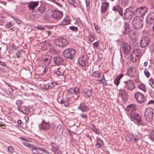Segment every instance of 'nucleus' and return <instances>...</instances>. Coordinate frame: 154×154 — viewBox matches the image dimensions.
<instances>
[{
	"mask_svg": "<svg viewBox=\"0 0 154 154\" xmlns=\"http://www.w3.org/2000/svg\"><path fill=\"white\" fill-rule=\"evenodd\" d=\"M143 25V20L138 16L134 17L132 22V25L134 29L138 30L141 28Z\"/></svg>",
	"mask_w": 154,
	"mask_h": 154,
	"instance_id": "1",
	"label": "nucleus"
},
{
	"mask_svg": "<svg viewBox=\"0 0 154 154\" xmlns=\"http://www.w3.org/2000/svg\"><path fill=\"white\" fill-rule=\"evenodd\" d=\"M92 76L96 79H97L98 81L100 84L102 83L105 85L104 82L106 81L104 75L99 72L98 71H94L92 74Z\"/></svg>",
	"mask_w": 154,
	"mask_h": 154,
	"instance_id": "2",
	"label": "nucleus"
},
{
	"mask_svg": "<svg viewBox=\"0 0 154 154\" xmlns=\"http://www.w3.org/2000/svg\"><path fill=\"white\" fill-rule=\"evenodd\" d=\"M131 115V119L137 123V125H145V124L143 123V122L141 121V118L138 114L136 113H132Z\"/></svg>",
	"mask_w": 154,
	"mask_h": 154,
	"instance_id": "3",
	"label": "nucleus"
},
{
	"mask_svg": "<svg viewBox=\"0 0 154 154\" xmlns=\"http://www.w3.org/2000/svg\"><path fill=\"white\" fill-rule=\"evenodd\" d=\"M75 51L74 49L71 48L66 49L64 50L63 52V55L65 58L71 59H72L75 54Z\"/></svg>",
	"mask_w": 154,
	"mask_h": 154,
	"instance_id": "4",
	"label": "nucleus"
},
{
	"mask_svg": "<svg viewBox=\"0 0 154 154\" xmlns=\"http://www.w3.org/2000/svg\"><path fill=\"white\" fill-rule=\"evenodd\" d=\"M45 11V8L43 6H40L38 8L34 11V14H32V16L35 18H39L41 16L43 13Z\"/></svg>",
	"mask_w": 154,
	"mask_h": 154,
	"instance_id": "5",
	"label": "nucleus"
},
{
	"mask_svg": "<svg viewBox=\"0 0 154 154\" xmlns=\"http://www.w3.org/2000/svg\"><path fill=\"white\" fill-rule=\"evenodd\" d=\"M125 88L131 91L135 88V85L131 79L127 80L124 81Z\"/></svg>",
	"mask_w": 154,
	"mask_h": 154,
	"instance_id": "6",
	"label": "nucleus"
},
{
	"mask_svg": "<svg viewBox=\"0 0 154 154\" xmlns=\"http://www.w3.org/2000/svg\"><path fill=\"white\" fill-rule=\"evenodd\" d=\"M133 9L128 8L126 9L124 13V17L128 20L131 19L134 16Z\"/></svg>",
	"mask_w": 154,
	"mask_h": 154,
	"instance_id": "7",
	"label": "nucleus"
},
{
	"mask_svg": "<svg viewBox=\"0 0 154 154\" xmlns=\"http://www.w3.org/2000/svg\"><path fill=\"white\" fill-rule=\"evenodd\" d=\"M153 109L151 108H147L145 112V118L146 119H148L149 120L152 119L153 115H154L153 112Z\"/></svg>",
	"mask_w": 154,
	"mask_h": 154,
	"instance_id": "8",
	"label": "nucleus"
},
{
	"mask_svg": "<svg viewBox=\"0 0 154 154\" xmlns=\"http://www.w3.org/2000/svg\"><path fill=\"white\" fill-rule=\"evenodd\" d=\"M150 41V40L148 37L143 36L140 40V46L142 48H144L148 45Z\"/></svg>",
	"mask_w": 154,
	"mask_h": 154,
	"instance_id": "9",
	"label": "nucleus"
},
{
	"mask_svg": "<svg viewBox=\"0 0 154 154\" xmlns=\"http://www.w3.org/2000/svg\"><path fill=\"white\" fill-rule=\"evenodd\" d=\"M135 97L137 102L139 103H142L145 100L144 96L140 92H136L135 94Z\"/></svg>",
	"mask_w": 154,
	"mask_h": 154,
	"instance_id": "10",
	"label": "nucleus"
},
{
	"mask_svg": "<svg viewBox=\"0 0 154 154\" xmlns=\"http://www.w3.org/2000/svg\"><path fill=\"white\" fill-rule=\"evenodd\" d=\"M54 42L56 45L61 47L65 46L68 44L67 40L63 38L56 39Z\"/></svg>",
	"mask_w": 154,
	"mask_h": 154,
	"instance_id": "11",
	"label": "nucleus"
},
{
	"mask_svg": "<svg viewBox=\"0 0 154 154\" xmlns=\"http://www.w3.org/2000/svg\"><path fill=\"white\" fill-rule=\"evenodd\" d=\"M88 60V57L85 54L82 55L79 60V64L82 66H85L86 63Z\"/></svg>",
	"mask_w": 154,
	"mask_h": 154,
	"instance_id": "12",
	"label": "nucleus"
},
{
	"mask_svg": "<svg viewBox=\"0 0 154 154\" xmlns=\"http://www.w3.org/2000/svg\"><path fill=\"white\" fill-rule=\"evenodd\" d=\"M39 3V2L37 1L36 2L32 1L27 3L28 4L27 8L29 10L34 11L35 8L38 5Z\"/></svg>",
	"mask_w": 154,
	"mask_h": 154,
	"instance_id": "13",
	"label": "nucleus"
},
{
	"mask_svg": "<svg viewBox=\"0 0 154 154\" xmlns=\"http://www.w3.org/2000/svg\"><path fill=\"white\" fill-rule=\"evenodd\" d=\"M39 128L41 130H47L50 128V125L49 122H46L43 120L41 123L39 125Z\"/></svg>",
	"mask_w": 154,
	"mask_h": 154,
	"instance_id": "14",
	"label": "nucleus"
},
{
	"mask_svg": "<svg viewBox=\"0 0 154 154\" xmlns=\"http://www.w3.org/2000/svg\"><path fill=\"white\" fill-rule=\"evenodd\" d=\"M131 48V45L129 43H124L123 45L122 49L125 55H127L130 53Z\"/></svg>",
	"mask_w": 154,
	"mask_h": 154,
	"instance_id": "15",
	"label": "nucleus"
},
{
	"mask_svg": "<svg viewBox=\"0 0 154 154\" xmlns=\"http://www.w3.org/2000/svg\"><path fill=\"white\" fill-rule=\"evenodd\" d=\"M52 17L54 19L59 20L61 19L63 16V13L61 12L58 11H52Z\"/></svg>",
	"mask_w": 154,
	"mask_h": 154,
	"instance_id": "16",
	"label": "nucleus"
},
{
	"mask_svg": "<svg viewBox=\"0 0 154 154\" xmlns=\"http://www.w3.org/2000/svg\"><path fill=\"white\" fill-rule=\"evenodd\" d=\"M148 9L145 7H142L137 9V13H139L140 16H143L145 15L148 12Z\"/></svg>",
	"mask_w": 154,
	"mask_h": 154,
	"instance_id": "17",
	"label": "nucleus"
},
{
	"mask_svg": "<svg viewBox=\"0 0 154 154\" xmlns=\"http://www.w3.org/2000/svg\"><path fill=\"white\" fill-rule=\"evenodd\" d=\"M52 58L51 56L48 55H45L44 57L42 58L43 63L45 66H48L51 63Z\"/></svg>",
	"mask_w": 154,
	"mask_h": 154,
	"instance_id": "18",
	"label": "nucleus"
},
{
	"mask_svg": "<svg viewBox=\"0 0 154 154\" xmlns=\"http://www.w3.org/2000/svg\"><path fill=\"white\" fill-rule=\"evenodd\" d=\"M140 52V50L138 49L134 50L132 52L131 56V60L133 62H136V59L133 57H136V56H137L136 57L139 56Z\"/></svg>",
	"mask_w": 154,
	"mask_h": 154,
	"instance_id": "19",
	"label": "nucleus"
},
{
	"mask_svg": "<svg viewBox=\"0 0 154 154\" xmlns=\"http://www.w3.org/2000/svg\"><path fill=\"white\" fill-rule=\"evenodd\" d=\"M131 135L132 137L130 138V140L132 139L135 143H137L142 138L141 135L138 133L137 134H132Z\"/></svg>",
	"mask_w": 154,
	"mask_h": 154,
	"instance_id": "20",
	"label": "nucleus"
},
{
	"mask_svg": "<svg viewBox=\"0 0 154 154\" xmlns=\"http://www.w3.org/2000/svg\"><path fill=\"white\" fill-rule=\"evenodd\" d=\"M53 61L56 65H61L64 60L61 57L59 56H55L53 57Z\"/></svg>",
	"mask_w": 154,
	"mask_h": 154,
	"instance_id": "21",
	"label": "nucleus"
},
{
	"mask_svg": "<svg viewBox=\"0 0 154 154\" xmlns=\"http://www.w3.org/2000/svg\"><path fill=\"white\" fill-rule=\"evenodd\" d=\"M119 94L122 97V100L125 101L127 100L128 97V94L124 90L120 89L119 90Z\"/></svg>",
	"mask_w": 154,
	"mask_h": 154,
	"instance_id": "22",
	"label": "nucleus"
},
{
	"mask_svg": "<svg viewBox=\"0 0 154 154\" xmlns=\"http://www.w3.org/2000/svg\"><path fill=\"white\" fill-rule=\"evenodd\" d=\"M136 72V69L134 67H130L127 71L128 75L131 77H133L134 75H135Z\"/></svg>",
	"mask_w": 154,
	"mask_h": 154,
	"instance_id": "23",
	"label": "nucleus"
},
{
	"mask_svg": "<svg viewBox=\"0 0 154 154\" xmlns=\"http://www.w3.org/2000/svg\"><path fill=\"white\" fill-rule=\"evenodd\" d=\"M130 29L129 27V24L128 23H125L122 29L123 34L126 35L128 34L130 31Z\"/></svg>",
	"mask_w": 154,
	"mask_h": 154,
	"instance_id": "24",
	"label": "nucleus"
},
{
	"mask_svg": "<svg viewBox=\"0 0 154 154\" xmlns=\"http://www.w3.org/2000/svg\"><path fill=\"white\" fill-rule=\"evenodd\" d=\"M109 3L107 2H103L102 3L101 8V13H105L107 9L109 8Z\"/></svg>",
	"mask_w": 154,
	"mask_h": 154,
	"instance_id": "25",
	"label": "nucleus"
},
{
	"mask_svg": "<svg viewBox=\"0 0 154 154\" xmlns=\"http://www.w3.org/2000/svg\"><path fill=\"white\" fill-rule=\"evenodd\" d=\"M78 109H80L82 112H87L89 110V107L85 105L83 103H81L80 106L78 107Z\"/></svg>",
	"mask_w": 154,
	"mask_h": 154,
	"instance_id": "26",
	"label": "nucleus"
},
{
	"mask_svg": "<svg viewBox=\"0 0 154 154\" xmlns=\"http://www.w3.org/2000/svg\"><path fill=\"white\" fill-rule=\"evenodd\" d=\"M146 20L150 23L154 20V12H152L149 14L146 17Z\"/></svg>",
	"mask_w": 154,
	"mask_h": 154,
	"instance_id": "27",
	"label": "nucleus"
},
{
	"mask_svg": "<svg viewBox=\"0 0 154 154\" xmlns=\"http://www.w3.org/2000/svg\"><path fill=\"white\" fill-rule=\"evenodd\" d=\"M113 10L115 11L116 13H118L120 15H123L122 9L118 5H116L113 8Z\"/></svg>",
	"mask_w": 154,
	"mask_h": 154,
	"instance_id": "28",
	"label": "nucleus"
},
{
	"mask_svg": "<svg viewBox=\"0 0 154 154\" xmlns=\"http://www.w3.org/2000/svg\"><path fill=\"white\" fill-rule=\"evenodd\" d=\"M136 109V106L135 105H130L127 107V110L130 113H134L133 112Z\"/></svg>",
	"mask_w": 154,
	"mask_h": 154,
	"instance_id": "29",
	"label": "nucleus"
},
{
	"mask_svg": "<svg viewBox=\"0 0 154 154\" xmlns=\"http://www.w3.org/2000/svg\"><path fill=\"white\" fill-rule=\"evenodd\" d=\"M38 147L37 146H32L31 151L33 154H42L38 151Z\"/></svg>",
	"mask_w": 154,
	"mask_h": 154,
	"instance_id": "30",
	"label": "nucleus"
},
{
	"mask_svg": "<svg viewBox=\"0 0 154 154\" xmlns=\"http://www.w3.org/2000/svg\"><path fill=\"white\" fill-rule=\"evenodd\" d=\"M70 23V20L68 18H64L62 20L61 23L60 24V25H62V26L64 25H66Z\"/></svg>",
	"mask_w": 154,
	"mask_h": 154,
	"instance_id": "31",
	"label": "nucleus"
},
{
	"mask_svg": "<svg viewBox=\"0 0 154 154\" xmlns=\"http://www.w3.org/2000/svg\"><path fill=\"white\" fill-rule=\"evenodd\" d=\"M123 76V75L121 74L117 77L115 79L114 82V84L117 86H118L119 84V80Z\"/></svg>",
	"mask_w": 154,
	"mask_h": 154,
	"instance_id": "32",
	"label": "nucleus"
},
{
	"mask_svg": "<svg viewBox=\"0 0 154 154\" xmlns=\"http://www.w3.org/2000/svg\"><path fill=\"white\" fill-rule=\"evenodd\" d=\"M50 52L53 55L55 54L56 55L57 53V51L55 46H52L50 48Z\"/></svg>",
	"mask_w": 154,
	"mask_h": 154,
	"instance_id": "33",
	"label": "nucleus"
},
{
	"mask_svg": "<svg viewBox=\"0 0 154 154\" xmlns=\"http://www.w3.org/2000/svg\"><path fill=\"white\" fill-rule=\"evenodd\" d=\"M69 90L72 94H76L79 92V88L76 87L75 88H71Z\"/></svg>",
	"mask_w": 154,
	"mask_h": 154,
	"instance_id": "34",
	"label": "nucleus"
},
{
	"mask_svg": "<svg viewBox=\"0 0 154 154\" xmlns=\"http://www.w3.org/2000/svg\"><path fill=\"white\" fill-rule=\"evenodd\" d=\"M103 144L102 140L101 139L98 138L97 140V143L96 144V146L98 148H100Z\"/></svg>",
	"mask_w": 154,
	"mask_h": 154,
	"instance_id": "35",
	"label": "nucleus"
},
{
	"mask_svg": "<svg viewBox=\"0 0 154 154\" xmlns=\"http://www.w3.org/2000/svg\"><path fill=\"white\" fill-rule=\"evenodd\" d=\"M91 128L92 130L97 134H99V130L96 128L95 125L92 124L91 127Z\"/></svg>",
	"mask_w": 154,
	"mask_h": 154,
	"instance_id": "36",
	"label": "nucleus"
},
{
	"mask_svg": "<svg viewBox=\"0 0 154 154\" xmlns=\"http://www.w3.org/2000/svg\"><path fill=\"white\" fill-rule=\"evenodd\" d=\"M51 146L52 151L54 152L58 151V148L57 145L54 143H51Z\"/></svg>",
	"mask_w": 154,
	"mask_h": 154,
	"instance_id": "37",
	"label": "nucleus"
},
{
	"mask_svg": "<svg viewBox=\"0 0 154 154\" xmlns=\"http://www.w3.org/2000/svg\"><path fill=\"white\" fill-rule=\"evenodd\" d=\"M16 104L17 106V109L18 111H20V107L21 106V105L22 104V101L20 100H18L16 101Z\"/></svg>",
	"mask_w": 154,
	"mask_h": 154,
	"instance_id": "38",
	"label": "nucleus"
},
{
	"mask_svg": "<svg viewBox=\"0 0 154 154\" xmlns=\"http://www.w3.org/2000/svg\"><path fill=\"white\" fill-rule=\"evenodd\" d=\"M6 93L7 94L9 95V94H11V93H13V90L9 86H8L7 89L6 90Z\"/></svg>",
	"mask_w": 154,
	"mask_h": 154,
	"instance_id": "39",
	"label": "nucleus"
},
{
	"mask_svg": "<svg viewBox=\"0 0 154 154\" xmlns=\"http://www.w3.org/2000/svg\"><path fill=\"white\" fill-rule=\"evenodd\" d=\"M38 150L40 151H42L43 152H44L45 154H49V152L47 151V150L44 148L42 147H38Z\"/></svg>",
	"mask_w": 154,
	"mask_h": 154,
	"instance_id": "40",
	"label": "nucleus"
},
{
	"mask_svg": "<svg viewBox=\"0 0 154 154\" xmlns=\"http://www.w3.org/2000/svg\"><path fill=\"white\" fill-rule=\"evenodd\" d=\"M38 150L40 151H42L43 152H44L45 154H49V152L47 151V150L44 148L42 147H38Z\"/></svg>",
	"mask_w": 154,
	"mask_h": 154,
	"instance_id": "41",
	"label": "nucleus"
},
{
	"mask_svg": "<svg viewBox=\"0 0 154 154\" xmlns=\"http://www.w3.org/2000/svg\"><path fill=\"white\" fill-rule=\"evenodd\" d=\"M13 26V23L12 24V21H11L8 22L6 24L5 26V28H9Z\"/></svg>",
	"mask_w": 154,
	"mask_h": 154,
	"instance_id": "42",
	"label": "nucleus"
},
{
	"mask_svg": "<svg viewBox=\"0 0 154 154\" xmlns=\"http://www.w3.org/2000/svg\"><path fill=\"white\" fill-rule=\"evenodd\" d=\"M150 138L151 140L154 141V132L151 131L150 132Z\"/></svg>",
	"mask_w": 154,
	"mask_h": 154,
	"instance_id": "43",
	"label": "nucleus"
},
{
	"mask_svg": "<svg viewBox=\"0 0 154 154\" xmlns=\"http://www.w3.org/2000/svg\"><path fill=\"white\" fill-rule=\"evenodd\" d=\"M139 88L142 90L144 92H146V90L145 89V86L143 84H140L138 86Z\"/></svg>",
	"mask_w": 154,
	"mask_h": 154,
	"instance_id": "44",
	"label": "nucleus"
},
{
	"mask_svg": "<svg viewBox=\"0 0 154 154\" xmlns=\"http://www.w3.org/2000/svg\"><path fill=\"white\" fill-rule=\"evenodd\" d=\"M93 25L94 26L95 29L96 31L98 33H100V32L99 31L100 28L99 26L97 25H96L95 23H94L93 24Z\"/></svg>",
	"mask_w": 154,
	"mask_h": 154,
	"instance_id": "45",
	"label": "nucleus"
},
{
	"mask_svg": "<svg viewBox=\"0 0 154 154\" xmlns=\"http://www.w3.org/2000/svg\"><path fill=\"white\" fill-rule=\"evenodd\" d=\"M144 73L147 78H149L150 76V73L146 69H145V70L144 71Z\"/></svg>",
	"mask_w": 154,
	"mask_h": 154,
	"instance_id": "46",
	"label": "nucleus"
},
{
	"mask_svg": "<svg viewBox=\"0 0 154 154\" xmlns=\"http://www.w3.org/2000/svg\"><path fill=\"white\" fill-rule=\"evenodd\" d=\"M128 4V0H122V6L125 7L127 6Z\"/></svg>",
	"mask_w": 154,
	"mask_h": 154,
	"instance_id": "47",
	"label": "nucleus"
},
{
	"mask_svg": "<svg viewBox=\"0 0 154 154\" xmlns=\"http://www.w3.org/2000/svg\"><path fill=\"white\" fill-rule=\"evenodd\" d=\"M80 116L82 118L85 119V120H87L88 116L86 114H80Z\"/></svg>",
	"mask_w": 154,
	"mask_h": 154,
	"instance_id": "48",
	"label": "nucleus"
},
{
	"mask_svg": "<svg viewBox=\"0 0 154 154\" xmlns=\"http://www.w3.org/2000/svg\"><path fill=\"white\" fill-rule=\"evenodd\" d=\"M89 38L90 39V40L91 42L93 41L95 39L94 37L92 34H90L89 35Z\"/></svg>",
	"mask_w": 154,
	"mask_h": 154,
	"instance_id": "49",
	"label": "nucleus"
},
{
	"mask_svg": "<svg viewBox=\"0 0 154 154\" xmlns=\"http://www.w3.org/2000/svg\"><path fill=\"white\" fill-rule=\"evenodd\" d=\"M69 28L71 30H72L74 32L78 30V28L77 27L73 26H70L69 27Z\"/></svg>",
	"mask_w": 154,
	"mask_h": 154,
	"instance_id": "50",
	"label": "nucleus"
},
{
	"mask_svg": "<svg viewBox=\"0 0 154 154\" xmlns=\"http://www.w3.org/2000/svg\"><path fill=\"white\" fill-rule=\"evenodd\" d=\"M47 84L48 85V87L49 88V89L51 88L54 86V83H50Z\"/></svg>",
	"mask_w": 154,
	"mask_h": 154,
	"instance_id": "51",
	"label": "nucleus"
},
{
	"mask_svg": "<svg viewBox=\"0 0 154 154\" xmlns=\"http://www.w3.org/2000/svg\"><path fill=\"white\" fill-rule=\"evenodd\" d=\"M8 151L11 153H12L14 152V149L11 146H9L8 148Z\"/></svg>",
	"mask_w": 154,
	"mask_h": 154,
	"instance_id": "52",
	"label": "nucleus"
},
{
	"mask_svg": "<svg viewBox=\"0 0 154 154\" xmlns=\"http://www.w3.org/2000/svg\"><path fill=\"white\" fill-rule=\"evenodd\" d=\"M5 18L3 16L0 17V23H3L4 22V20H5Z\"/></svg>",
	"mask_w": 154,
	"mask_h": 154,
	"instance_id": "53",
	"label": "nucleus"
},
{
	"mask_svg": "<svg viewBox=\"0 0 154 154\" xmlns=\"http://www.w3.org/2000/svg\"><path fill=\"white\" fill-rule=\"evenodd\" d=\"M69 104V102L68 101H67V100H66V101H64V102L63 104L64 105V106L65 107H67L68 106Z\"/></svg>",
	"mask_w": 154,
	"mask_h": 154,
	"instance_id": "54",
	"label": "nucleus"
},
{
	"mask_svg": "<svg viewBox=\"0 0 154 154\" xmlns=\"http://www.w3.org/2000/svg\"><path fill=\"white\" fill-rule=\"evenodd\" d=\"M86 7H89L90 2V0H85Z\"/></svg>",
	"mask_w": 154,
	"mask_h": 154,
	"instance_id": "55",
	"label": "nucleus"
},
{
	"mask_svg": "<svg viewBox=\"0 0 154 154\" xmlns=\"http://www.w3.org/2000/svg\"><path fill=\"white\" fill-rule=\"evenodd\" d=\"M43 89L46 90L48 89H49V88L48 87V85H47V84H45L44 85L43 87Z\"/></svg>",
	"mask_w": 154,
	"mask_h": 154,
	"instance_id": "56",
	"label": "nucleus"
},
{
	"mask_svg": "<svg viewBox=\"0 0 154 154\" xmlns=\"http://www.w3.org/2000/svg\"><path fill=\"white\" fill-rule=\"evenodd\" d=\"M99 42L98 41H97L94 42L93 43V45L96 47H97L98 46Z\"/></svg>",
	"mask_w": 154,
	"mask_h": 154,
	"instance_id": "57",
	"label": "nucleus"
},
{
	"mask_svg": "<svg viewBox=\"0 0 154 154\" xmlns=\"http://www.w3.org/2000/svg\"><path fill=\"white\" fill-rule=\"evenodd\" d=\"M69 3L71 5H73L75 3V0H68Z\"/></svg>",
	"mask_w": 154,
	"mask_h": 154,
	"instance_id": "58",
	"label": "nucleus"
},
{
	"mask_svg": "<svg viewBox=\"0 0 154 154\" xmlns=\"http://www.w3.org/2000/svg\"><path fill=\"white\" fill-rule=\"evenodd\" d=\"M23 108L24 110H25L26 112H28L29 111V109L28 108L26 107H23Z\"/></svg>",
	"mask_w": 154,
	"mask_h": 154,
	"instance_id": "59",
	"label": "nucleus"
},
{
	"mask_svg": "<svg viewBox=\"0 0 154 154\" xmlns=\"http://www.w3.org/2000/svg\"><path fill=\"white\" fill-rule=\"evenodd\" d=\"M55 74L58 76L61 75L62 74L61 72H60L58 71H56L55 73Z\"/></svg>",
	"mask_w": 154,
	"mask_h": 154,
	"instance_id": "60",
	"label": "nucleus"
},
{
	"mask_svg": "<svg viewBox=\"0 0 154 154\" xmlns=\"http://www.w3.org/2000/svg\"><path fill=\"white\" fill-rule=\"evenodd\" d=\"M16 56L18 58H19L20 57V53L19 51H18L16 53Z\"/></svg>",
	"mask_w": 154,
	"mask_h": 154,
	"instance_id": "61",
	"label": "nucleus"
},
{
	"mask_svg": "<svg viewBox=\"0 0 154 154\" xmlns=\"http://www.w3.org/2000/svg\"><path fill=\"white\" fill-rule=\"evenodd\" d=\"M149 84L151 85L152 84H153L154 82H153L152 79H151L149 80Z\"/></svg>",
	"mask_w": 154,
	"mask_h": 154,
	"instance_id": "62",
	"label": "nucleus"
},
{
	"mask_svg": "<svg viewBox=\"0 0 154 154\" xmlns=\"http://www.w3.org/2000/svg\"><path fill=\"white\" fill-rule=\"evenodd\" d=\"M153 103H154L153 100H150V101H149L147 103V104L148 105V104H150Z\"/></svg>",
	"mask_w": 154,
	"mask_h": 154,
	"instance_id": "63",
	"label": "nucleus"
},
{
	"mask_svg": "<svg viewBox=\"0 0 154 154\" xmlns=\"http://www.w3.org/2000/svg\"><path fill=\"white\" fill-rule=\"evenodd\" d=\"M0 64L2 66H5V64L4 62H2L0 61Z\"/></svg>",
	"mask_w": 154,
	"mask_h": 154,
	"instance_id": "64",
	"label": "nucleus"
}]
</instances>
